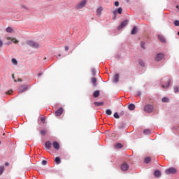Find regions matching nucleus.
<instances>
[{
    "mask_svg": "<svg viewBox=\"0 0 179 179\" xmlns=\"http://www.w3.org/2000/svg\"><path fill=\"white\" fill-rule=\"evenodd\" d=\"M166 174H177V169L176 168H169L165 171Z\"/></svg>",
    "mask_w": 179,
    "mask_h": 179,
    "instance_id": "nucleus-1",
    "label": "nucleus"
},
{
    "mask_svg": "<svg viewBox=\"0 0 179 179\" xmlns=\"http://www.w3.org/2000/svg\"><path fill=\"white\" fill-rule=\"evenodd\" d=\"M153 108V105L147 104L144 106V111L145 113H152Z\"/></svg>",
    "mask_w": 179,
    "mask_h": 179,
    "instance_id": "nucleus-2",
    "label": "nucleus"
},
{
    "mask_svg": "<svg viewBox=\"0 0 179 179\" xmlns=\"http://www.w3.org/2000/svg\"><path fill=\"white\" fill-rule=\"evenodd\" d=\"M87 2V0H83L76 6V9H83V8H85V6H86Z\"/></svg>",
    "mask_w": 179,
    "mask_h": 179,
    "instance_id": "nucleus-3",
    "label": "nucleus"
},
{
    "mask_svg": "<svg viewBox=\"0 0 179 179\" xmlns=\"http://www.w3.org/2000/svg\"><path fill=\"white\" fill-rule=\"evenodd\" d=\"M27 44L29 45L30 47H33V48H38V47L40 46L38 43L33 41H28Z\"/></svg>",
    "mask_w": 179,
    "mask_h": 179,
    "instance_id": "nucleus-4",
    "label": "nucleus"
},
{
    "mask_svg": "<svg viewBox=\"0 0 179 179\" xmlns=\"http://www.w3.org/2000/svg\"><path fill=\"white\" fill-rule=\"evenodd\" d=\"M127 24H128V20H126L122 22L120 25L117 27L118 30H121V29H124V27H125Z\"/></svg>",
    "mask_w": 179,
    "mask_h": 179,
    "instance_id": "nucleus-5",
    "label": "nucleus"
},
{
    "mask_svg": "<svg viewBox=\"0 0 179 179\" xmlns=\"http://www.w3.org/2000/svg\"><path fill=\"white\" fill-rule=\"evenodd\" d=\"M164 58V55L162 53H159L157 55V57L155 58V61L159 62L162 61Z\"/></svg>",
    "mask_w": 179,
    "mask_h": 179,
    "instance_id": "nucleus-6",
    "label": "nucleus"
},
{
    "mask_svg": "<svg viewBox=\"0 0 179 179\" xmlns=\"http://www.w3.org/2000/svg\"><path fill=\"white\" fill-rule=\"evenodd\" d=\"M27 90V85H22L19 88L18 93H24Z\"/></svg>",
    "mask_w": 179,
    "mask_h": 179,
    "instance_id": "nucleus-7",
    "label": "nucleus"
},
{
    "mask_svg": "<svg viewBox=\"0 0 179 179\" xmlns=\"http://www.w3.org/2000/svg\"><path fill=\"white\" fill-rule=\"evenodd\" d=\"M63 113H64V109L62 108H60L57 110H56L55 115L56 117H59L60 115H62Z\"/></svg>",
    "mask_w": 179,
    "mask_h": 179,
    "instance_id": "nucleus-8",
    "label": "nucleus"
},
{
    "mask_svg": "<svg viewBox=\"0 0 179 179\" xmlns=\"http://www.w3.org/2000/svg\"><path fill=\"white\" fill-rule=\"evenodd\" d=\"M128 169H129V166H128L127 163H124L123 164L121 165V170L122 171H127Z\"/></svg>",
    "mask_w": 179,
    "mask_h": 179,
    "instance_id": "nucleus-9",
    "label": "nucleus"
},
{
    "mask_svg": "<svg viewBox=\"0 0 179 179\" xmlns=\"http://www.w3.org/2000/svg\"><path fill=\"white\" fill-rule=\"evenodd\" d=\"M157 38L161 43H166V38L162 35H157Z\"/></svg>",
    "mask_w": 179,
    "mask_h": 179,
    "instance_id": "nucleus-10",
    "label": "nucleus"
},
{
    "mask_svg": "<svg viewBox=\"0 0 179 179\" xmlns=\"http://www.w3.org/2000/svg\"><path fill=\"white\" fill-rule=\"evenodd\" d=\"M6 40H10L13 43H14V44H17L19 43V41H17L16 38H11V37H7Z\"/></svg>",
    "mask_w": 179,
    "mask_h": 179,
    "instance_id": "nucleus-11",
    "label": "nucleus"
},
{
    "mask_svg": "<svg viewBox=\"0 0 179 179\" xmlns=\"http://www.w3.org/2000/svg\"><path fill=\"white\" fill-rule=\"evenodd\" d=\"M52 145H53L54 149H55L56 150H59V143H58V142L54 141Z\"/></svg>",
    "mask_w": 179,
    "mask_h": 179,
    "instance_id": "nucleus-12",
    "label": "nucleus"
},
{
    "mask_svg": "<svg viewBox=\"0 0 179 179\" xmlns=\"http://www.w3.org/2000/svg\"><path fill=\"white\" fill-rule=\"evenodd\" d=\"M91 82L94 87L97 86V79L96 78H92Z\"/></svg>",
    "mask_w": 179,
    "mask_h": 179,
    "instance_id": "nucleus-13",
    "label": "nucleus"
},
{
    "mask_svg": "<svg viewBox=\"0 0 179 179\" xmlns=\"http://www.w3.org/2000/svg\"><path fill=\"white\" fill-rule=\"evenodd\" d=\"M45 148H47V149L48 150H50L51 149V146H52L51 142L46 141L45 143Z\"/></svg>",
    "mask_w": 179,
    "mask_h": 179,
    "instance_id": "nucleus-14",
    "label": "nucleus"
},
{
    "mask_svg": "<svg viewBox=\"0 0 179 179\" xmlns=\"http://www.w3.org/2000/svg\"><path fill=\"white\" fill-rule=\"evenodd\" d=\"M101 12H103V8L102 7H99L96 10V15L98 16H100L101 15Z\"/></svg>",
    "mask_w": 179,
    "mask_h": 179,
    "instance_id": "nucleus-15",
    "label": "nucleus"
},
{
    "mask_svg": "<svg viewBox=\"0 0 179 179\" xmlns=\"http://www.w3.org/2000/svg\"><path fill=\"white\" fill-rule=\"evenodd\" d=\"M118 80H120V75L115 74L114 76V82L117 83H118Z\"/></svg>",
    "mask_w": 179,
    "mask_h": 179,
    "instance_id": "nucleus-16",
    "label": "nucleus"
},
{
    "mask_svg": "<svg viewBox=\"0 0 179 179\" xmlns=\"http://www.w3.org/2000/svg\"><path fill=\"white\" fill-rule=\"evenodd\" d=\"M137 31H138V28H136V27H134L131 30V34H132V35L136 34Z\"/></svg>",
    "mask_w": 179,
    "mask_h": 179,
    "instance_id": "nucleus-17",
    "label": "nucleus"
},
{
    "mask_svg": "<svg viewBox=\"0 0 179 179\" xmlns=\"http://www.w3.org/2000/svg\"><path fill=\"white\" fill-rule=\"evenodd\" d=\"M129 110H131V111L135 110V105L133 103H131L128 106Z\"/></svg>",
    "mask_w": 179,
    "mask_h": 179,
    "instance_id": "nucleus-18",
    "label": "nucleus"
},
{
    "mask_svg": "<svg viewBox=\"0 0 179 179\" xmlns=\"http://www.w3.org/2000/svg\"><path fill=\"white\" fill-rule=\"evenodd\" d=\"M154 176L155 177H160V176H162V173L159 171H155L154 173Z\"/></svg>",
    "mask_w": 179,
    "mask_h": 179,
    "instance_id": "nucleus-19",
    "label": "nucleus"
},
{
    "mask_svg": "<svg viewBox=\"0 0 179 179\" xmlns=\"http://www.w3.org/2000/svg\"><path fill=\"white\" fill-rule=\"evenodd\" d=\"M115 148L116 149H122V144L118 143L115 145Z\"/></svg>",
    "mask_w": 179,
    "mask_h": 179,
    "instance_id": "nucleus-20",
    "label": "nucleus"
},
{
    "mask_svg": "<svg viewBox=\"0 0 179 179\" xmlns=\"http://www.w3.org/2000/svg\"><path fill=\"white\" fill-rule=\"evenodd\" d=\"M99 96H100V91H95L94 92L93 96L97 98Z\"/></svg>",
    "mask_w": 179,
    "mask_h": 179,
    "instance_id": "nucleus-21",
    "label": "nucleus"
},
{
    "mask_svg": "<svg viewBox=\"0 0 179 179\" xmlns=\"http://www.w3.org/2000/svg\"><path fill=\"white\" fill-rule=\"evenodd\" d=\"M55 162L56 164H59L61 163V158H59V157H57L55 159Z\"/></svg>",
    "mask_w": 179,
    "mask_h": 179,
    "instance_id": "nucleus-22",
    "label": "nucleus"
},
{
    "mask_svg": "<svg viewBox=\"0 0 179 179\" xmlns=\"http://www.w3.org/2000/svg\"><path fill=\"white\" fill-rule=\"evenodd\" d=\"M94 104L96 107H100V106H103V104H104V103L103 102H94Z\"/></svg>",
    "mask_w": 179,
    "mask_h": 179,
    "instance_id": "nucleus-23",
    "label": "nucleus"
},
{
    "mask_svg": "<svg viewBox=\"0 0 179 179\" xmlns=\"http://www.w3.org/2000/svg\"><path fill=\"white\" fill-rule=\"evenodd\" d=\"M143 134L145 135H150L151 132H150V129H145V130L143 131Z\"/></svg>",
    "mask_w": 179,
    "mask_h": 179,
    "instance_id": "nucleus-24",
    "label": "nucleus"
},
{
    "mask_svg": "<svg viewBox=\"0 0 179 179\" xmlns=\"http://www.w3.org/2000/svg\"><path fill=\"white\" fill-rule=\"evenodd\" d=\"M162 103H169V98L164 97V98H162Z\"/></svg>",
    "mask_w": 179,
    "mask_h": 179,
    "instance_id": "nucleus-25",
    "label": "nucleus"
},
{
    "mask_svg": "<svg viewBox=\"0 0 179 179\" xmlns=\"http://www.w3.org/2000/svg\"><path fill=\"white\" fill-rule=\"evenodd\" d=\"M6 31L7 33H12V31H13V29L8 27L6 28Z\"/></svg>",
    "mask_w": 179,
    "mask_h": 179,
    "instance_id": "nucleus-26",
    "label": "nucleus"
},
{
    "mask_svg": "<svg viewBox=\"0 0 179 179\" xmlns=\"http://www.w3.org/2000/svg\"><path fill=\"white\" fill-rule=\"evenodd\" d=\"M106 114L107 115H111V114H113V112L111 111V110L107 109V110H106Z\"/></svg>",
    "mask_w": 179,
    "mask_h": 179,
    "instance_id": "nucleus-27",
    "label": "nucleus"
},
{
    "mask_svg": "<svg viewBox=\"0 0 179 179\" xmlns=\"http://www.w3.org/2000/svg\"><path fill=\"white\" fill-rule=\"evenodd\" d=\"M40 134H41V135H43V136L47 135V130H45V129L41 130L40 131Z\"/></svg>",
    "mask_w": 179,
    "mask_h": 179,
    "instance_id": "nucleus-28",
    "label": "nucleus"
},
{
    "mask_svg": "<svg viewBox=\"0 0 179 179\" xmlns=\"http://www.w3.org/2000/svg\"><path fill=\"white\" fill-rule=\"evenodd\" d=\"M170 83H171V81H170V80H168V85H162V87L164 89H167V87H169V86H170Z\"/></svg>",
    "mask_w": 179,
    "mask_h": 179,
    "instance_id": "nucleus-29",
    "label": "nucleus"
},
{
    "mask_svg": "<svg viewBox=\"0 0 179 179\" xmlns=\"http://www.w3.org/2000/svg\"><path fill=\"white\" fill-rule=\"evenodd\" d=\"M144 162L145 163H150V157H146L145 159H144Z\"/></svg>",
    "mask_w": 179,
    "mask_h": 179,
    "instance_id": "nucleus-30",
    "label": "nucleus"
},
{
    "mask_svg": "<svg viewBox=\"0 0 179 179\" xmlns=\"http://www.w3.org/2000/svg\"><path fill=\"white\" fill-rule=\"evenodd\" d=\"M11 61L13 65H17V60H16V59H12Z\"/></svg>",
    "mask_w": 179,
    "mask_h": 179,
    "instance_id": "nucleus-31",
    "label": "nucleus"
},
{
    "mask_svg": "<svg viewBox=\"0 0 179 179\" xmlns=\"http://www.w3.org/2000/svg\"><path fill=\"white\" fill-rule=\"evenodd\" d=\"M117 12L119 15H121V13H122V8H119Z\"/></svg>",
    "mask_w": 179,
    "mask_h": 179,
    "instance_id": "nucleus-32",
    "label": "nucleus"
},
{
    "mask_svg": "<svg viewBox=\"0 0 179 179\" xmlns=\"http://www.w3.org/2000/svg\"><path fill=\"white\" fill-rule=\"evenodd\" d=\"M92 73L93 75V76H96V69H92Z\"/></svg>",
    "mask_w": 179,
    "mask_h": 179,
    "instance_id": "nucleus-33",
    "label": "nucleus"
},
{
    "mask_svg": "<svg viewBox=\"0 0 179 179\" xmlns=\"http://www.w3.org/2000/svg\"><path fill=\"white\" fill-rule=\"evenodd\" d=\"M113 115L117 119L120 118V115H118V113H115Z\"/></svg>",
    "mask_w": 179,
    "mask_h": 179,
    "instance_id": "nucleus-34",
    "label": "nucleus"
},
{
    "mask_svg": "<svg viewBox=\"0 0 179 179\" xmlns=\"http://www.w3.org/2000/svg\"><path fill=\"white\" fill-rule=\"evenodd\" d=\"M141 48H143V50H145V42H141Z\"/></svg>",
    "mask_w": 179,
    "mask_h": 179,
    "instance_id": "nucleus-35",
    "label": "nucleus"
},
{
    "mask_svg": "<svg viewBox=\"0 0 179 179\" xmlns=\"http://www.w3.org/2000/svg\"><path fill=\"white\" fill-rule=\"evenodd\" d=\"M179 90H178V87H174V92L175 93H178Z\"/></svg>",
    "mask_w": 179,
    "mask_h": 179,
    "instance_id": "nucleus-36",
    "label": "nucleus"
},
{
    "mask_svg": "<svg viewBox=\"0 0 179 179\" xmlns=\"http://www.w3.org/2000/svg\"><path fill=\"white\" fill-rule=\"evenodd\" d=\"M41 121L43 122V124H45V117H41Z\"/></svg>",
    "mask_w": 179,
    "mask_h": 179,
    "instance_id": "nucleus-37",
    "label": "nucleus"
},
{
    "mask_svg": "<svg viewBox=\"0 0 179 179\" xmlns=\"http://www.w3.org/2000/svg\"><path fill=\"white\" fill-rule=\"evenodd\" d=\"M2 173H3V166L0 167V176L2 175Z\"/></svg>",
    "mask_w": 179,
    "mask_h": 179,
    "instance_id": "nucleus-38",
    "label": "nucleus"
},
{
    "mask_svg": "<svg viewBox=\"0 0 179 179\" xmlns=\"http://www.w3.org/2000/svg\"><path fill=\"white\" fill-rule=\"evenodd\" d=\"M174 25L175 26H179V21L178 20H176V21H174Z\"/></svg>",
    "mask_w": 179,
    "mask_h": 179,
    "instance_id": "nucleus-39",
    "label": "nucleus"
},
{
    "mask_svg": "<svg viewBox=\"0 0 179 179\" xmlns=\"http://www.w3.org/2000/svg\"><path fill=\"white\" fill-rule=\"evenodd\" d=\"M42 164H43V166H46L47 165V161L43 160L42 161Z\"/></svg>",
    "mask_w": 179,
    "mask_h": 179,
    "instance_id": "nucleus-40",
    "label": "nucleus"
},
{
    "mask_svg": "<svg viewBox=\"0 0 179 179\" xmlns=\"http://www.w3.org/2000/svg\"><path fill=\"white\" fill-rule=\"evenodd\" d=\"M3 45V41L1 40V39H0V48H1V47H2Z\"/></svg>",
    "mask_w": 179,
    "mask_h": 179,
    "instance_id": "nucleus-41",
    "label": "nucleus"
},
{
    "mask_svg": "<svg viewBox=\"0 0 179 179\" xmlns=\"http://www.w3.org/2000/svg\"><path fill=\"white\" fill-rule=\"evenodd\" d=\"M13 93V91L12 90H10L8 91L7 94H12Z\"/></svg>",
    "mask_w": 179,
    "mask_h": 179,
    "instance_id": "nucleus-42",
    "label": "nucleus"
},
{
    "mask_svg": "<svg viewBox=\"0 0 179 179\" xmlns=\"http://www.w3.org/2000/svg\"><path fill=\"white\" fill-rule=\"evenodd\" d=\"M114 5H115V6H120V2L115 1Z\"/></svg>",
    "mask_w": 179,
    "mask_h": 179,
    "instance_id": "nucleus-43",
    "label": "nucleus"
},
{
    "mask_svg": "<svg viewBox=\"0 0 179 179\" xmlns=\"http://www.w3.org/2000/svg\"><path fill=\"white\" fill-rule=\"evenodd\" d=\"M64 50H65V51H69V47L65 46Z\"/></svg>",
    "mask_w": 179,
    "mask_h": 179,
    "instance_id": "nucleus-44",
    "label": "nucleus"
},
{
    "mask_svg": "<svg viewBox=\"0 0 179 179\" xmlns=\"http://www.w3.org/2000/svg\"><path fill=\"white\" fill-rule=\"evenodd\" d=\"M12 78H13V79H15V74L12 75Z\"/></svg>",
    "mask_w": 179,
    "mask_h": 179,
    "instance_id": "nucleus-45",
    "label": "nucleus"
},
{
    "mask_svg": "<svg viewBox=\"0 0 179 179\" xmlns=\"http://www.w3.org/2000/svg\"><path fill=\"white\" fill-rule=\"evenodd\" d=\"M17 82H22V79L19 78V79L17 80Z\"/></svg>",
    "mask_w": 179,
    "mask_h": 179,
    "instance_id": "nucleus-46",
    "label": "nucleus"
},
{
    "mask_svg": "<svg viewBox=\"0 0 179 179\" xmlns=\"http://www.w3.org/2000/svg\"><path fill=\"white\" fill-rule=\"evenodd\" d=\"M9 165V164H8V162H6V164H5V166H8Z\"/></svg>",
    "mask_w": 179,
    "mask_h": 179,
    "instance_id": "nucleus-47",
    "label": "nucleus"
},
{
    "mask_svg": "<svg viewBox=\"0 0 179 179\" xmlns=\"http://www.w3.org/2000/svg\"><path fill=\"white\" fill-rule=\"evenodd\" d=\"M138 96H141V92H138Z\"/></svg>",
    "mask_w": 179,
    "mask_h": 179,
    "instance_id": "nucleus-48",
    "label": "nucleus"
},
{
    "mask_svg": "<svg viewBox=\"0 0 179 179\" xmlns=\"http://www.w3.org/2000/svg\"><path fill=\"white\" fill-rule=\"evenodd\" d=\"M177 9H179V6H176Z\"/></svg>",
    "mask_w": 179,
    "mask_h": 179,
    "instance_id": "nucleus-49",
    "label": "nucleus"
},
{
    "mask_svg": "<svg viewBox=\"0 0 179 179\" xmlns=\"http://www.w3.org/2000/svg\"><path fill=\"white\" fill-rule=\"evenodd\" d=\"M7 44H12V43H8Z\"/></svg>",
    "mask_w": 179,
    "mask_h": 179,
    "instance_id": "nucleus-50",
    "label": "nucleus"
},
{
    "mask_svg": "<svg viewBox=\"0 0 179 179\" xmlns=\"http://www.w3.org/2000/svg\"><path fill=\"white\" fill-rule=\"evenodd\" d=\"M3 136H5V133L3 134Z\"/></svg>",
    "mask_w": 179,
    "mask_h": 179,
    "instance_id": "nucleus-51",
    "label": "nucleus"
},
{
    "mask_svg": "<svg viewBox=\"0 0 179 179\" xmlns=\"http://www.w3.org/2000/svg\"><path fill=\"white\" fill-rule=\"evenodd\" d=\"M38 76H41V74H38Z\"/></svg>",
    "mask_w": 179,
    "mask_h": 179,
    "instance_id": "nucleus-52",
    "label": "nucleus"
},
{
    "mask_svg": "<svg viewBox=\"0 0 179 179\" xmlns=\"http://www.w3.org/2000/svg\"><path fill=\"white\" fill-rule=\"evenodd\" d=\"M14 82H17L16 80H14Z\"/></svg>",
    "mask_w": 179,
    "mask_h": 179,
    "instance_id": "nucleus-53",
    "label": "nucleus"
},
{
    "mask_svg": "<svg viewBox=\"0 0 179 179\" xmlns=\"http://www.w3.org/2000/svg\"><path fill=\"white\" fill-rule=\"evenodd\" d=\"M178 36H179V31L178 32Z\"/></svg>",
    "mask_w": 179,
    "mask_h": 179,
    "instance_id": "nucleus-54",
    "label": "nucleus"
},
{
    "mask_svg": "<svg viewBox=\"0 0 179 179\" xmlns=\"http://www.w3.org/2000/svg\"><path fill=\"white\" fill-rule=\"evenodd\" d=\"M59 57H61V55H59Z\"/></svg>",
    "mask_w": 179,
    "mask_h": 179,
    "instance_id": "nucleus-55",
    "label": "nucleus"
},
{
    "mask_svg": "<svg viewBox=\"0 0 179 179\" xmlns=\"http://www.w3.org/2000/svg\"><path fill=\"white\" fill-rule=\"evenodd\" d=\"M0 145H1V141H0Z\"/></svg>",
    "mask_w": 179,
    "mask_h": 179,
    "instance_id": "nucleus-56",
    "label": "nucleus"
}]
</instances>
